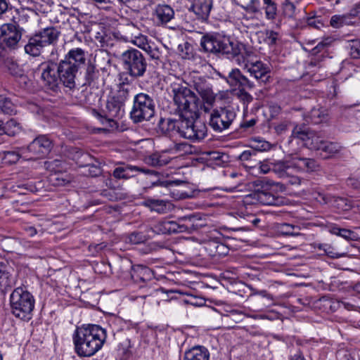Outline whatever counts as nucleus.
I'll return each mask as SVG.
<instances>
[{
    "label": "nucleus",
    "mask_w": 360,
    "mask_h": 360,
    "mask_svg": "<svg viewBox=\"0 0 360 360\" xmlns=\"http://www.w3.org/2000/svg\"><path fill=\"white\" fill-rule=\"evenodd\" d=\"M195 89L202 101L187 86V84L173 83L172 93L179 120H167V131H175L182 138L193 141H200L207 135V126L198 119L200 109L208 111L215 101V95L205 83L195 82Z\"/></svg>",
    "instance_id": "1"
},
{
    "label": "nucleus",
    "mask_w": 360,
    "mask_h": 360,
    "mask_svg": "<svg viewBox=\"0 0 360 360\" xmlns=\"http://www.w3.org/2000/svg\"><path fill=\"white\" fill-rule=\"evenodd\" d=\"M202 49L208 53H221L229 58L236 57L238 64L244 68L257 81L265 82L269 77L270 68L268 64L260 60L255 62L249 59L250 52L246 51L245 46L226 36L220 34L205 35L200 40Z\"/></svg>",
    "instance_id": "2"
},
{
    "label": "nucleus",
    "mask_w": 360,
    "mask_h": 360,
    "mask_svg": "<svg viewBox=\"0 0 360 360\" xmlns=\"http://www.w3.org/2000/svg\"><path fill=\"white\" fill-rule=\"evenodd\" d=\"M106 331L98 325H83L75 330L72 340L79 356H91L99 351L106 339Z\"/></svg>",
    "instance_id": "3"
},
{
    "label": "nucleus",
    "mask_w": 360,
    "mask_h": 360,
    "mask_svg": "<svg viewBox=\"0 0 360 360\" xmlns=\"http://www.w3.org/2000/svg\"><path fill=\"white\" fill-rule=\"evenodd\" d=\"M12 314L23 321H30L34 307V297L22 288H15L10 295Z\"/></svg>",
    "instance_id": "4"
},
{
    "label": "nucleus",
    "mask_w": 360,
    "mask_h": 360,
    "mask_svg": "<svg viewBox=\"0 0 360 360\" xmlns=\"http://www.w3.org/2000/svg\"><path fill=\"white\" fill-rule=\"evenodd\" d=\"M155 104L154 99L145 93H139L134 96L130 117L134 123L148 121L154 116Z\"/></svg>",
    "instance_id": "5"
},
{
    "label": "nucleus",
    "mask_w": 360,
    "mask_h": 360,
    "mask_svg": "<svg viewBox=\"0 0 360 360\" xmlns=\"http://www.w3.org/2000/svg\"><path fill=\"white\" fill-rule=\"evenodd\" d=\"M59 34L60 32L53 27L44 28L29 39L25 51L30 56H37L44 47L55 44Z\"/></svg>",
    "instance_id": "6"
},
{
    "label": "nucleus",
    "mask_w": 360,
    "mask_h": 360,
    "mask_svg": "<svg viewBox=\"0 0 360 360\" xmlns=\"http://www.w3.org/2000/svg\"><path fill=\"white\" fill-rule=\"evenodd\" d=\"M123 68L135 78L143 77L147 68V62L143 54L135 49L124 51L121 55Z\"/></svg>",
    "instance_id": "7"
},
{
    "label": "nucleus",
    "mask_w": 360,
    "mask_h": 360,
    "mask_svg": "<svg viewBox=\"0 0 360 360\" xmlns=\"http://www.w3.org/2000/svg\"><path fill=\"white\" fill-rule=\"evenodd\" d=\"M236 117V112L231 106L215 109L210 115L209 124L214 131L221 132L229 128Z\"/></svg>",
    "instance_id": "8"
},
{
    "label": "nucleus",
    "mask_w": 360,
    "mask_h": 360,
    "mask_svg": "<svg viewBox=\"0 0 360 360\" xmlns=\"http://www.w3.org/2000/svg\"><path fill=\"white\" fill-rule=\"evenodd\" d=\"M52 148V142L46 135L35 138L26 148L21 149V154L30 153L28 159H37L45 157Z\"/></svg>",
    "instance_id": "9"
},
{
    "label": "nucleus",
    "mask_w": 360,
    "mask_h": 360,
    "mask_svg": "<svg viewBox=\"0 0 360 360\" xmlns=\"http://www.w3.org/2000/svg\"><path fill=\"white\" fill-rule=\"evenodd\" d=\"M292 136L303 141L304 145L311 150H320L324 142V139L319 134L300 127L294 129Z\"/></svg>",
    "instance_id": "10"
},
{
    "label": "nucleus",
    "mask_w": 360,
    "mask_h": 360,
    "mask_svg": "<svg viewBox=\"0 0 360 360\" xmlns=\"http://www.w3.org/2000/svg\"><path fill=\"white\" fill-rule=\"evenodd\" d=\"M41 78L44 86L49 90L56 91L61 82L57 71V64L53 62H47L41 65Z\"/></svg>",
    "instance_id": "11"
},
{
    "label": "nucleus",
    "mask_w": 360,
    "mask_h": 360,
    "mask_svg": "<svg viewBox=\"0 0 360 360\" xmlns=\"http://www.w3.org/2000/svg\"><path fill=\"white\" fill-rule=\"evenodd\" d=\"M57 71L60 81L65 86L70 89L75 87L76 75L79 71L75 65L63 59L57 65Z\"/></svg>",
    "instance_id": "12"
},
{
    "label": "nucleus",
    "mask_w": 360,
    "mask_h": 360,
    "mask_svg": "<svg viewBox=\"0 0 360 360\" xmlns=\"http://www.w3.org/2000/svg\"><path fill=\"white\" fill-rule=\"evenodd\" d=\"M21 35L19 27L15 25L4 24L0 27V40L8 47H14L21 39Z\"/></svg>",
    "instance_id": "13"
},
{
    "label": "nucleus",
    "mask_w": 360,
    "mask_h": 360,
    "mask_svg": "<svg viewBox=\"0 0 360 360\" xmlns=\"http://www.w3.org/2000/svg\"><path fill=\"white\" fill-rule=\"evenodd\" d=\"M271 185V184L270 186ZM252 195L257 202L262 205L279 206L283 204V200L271 191L269 185L263 186L261 189L256 190Z\"/></svg>",
    "instance_id": "14"
},
{
    "label": "nucleus",
    "mask_w": 360,
    "mask_h": 360,
    "mask_svg": "<svg viewBox=\"0 0 360 360\" xmlns=\"http://www.w3.org/2000/svg\"><path fill=\"white\" fill-rule=\"evenodd\" d=\"M152 16L156 25H165L174 18V11L169 5L158 4L154 8Z\"/></svg>",
    "instance_id": "15"
},
{
    "label": "nucleus",
    "mask_w": 360,
    "mask_h": 360,
    "mask_svg": "<svg viewBox=\"0 0 360 360\" xmlns=\"http://www.w3.org/2000/svg\"><path fill=\"white\" fill-rule=\"evenodd\" d=\"M136 172H141L146 174H156L157 172L154 170L145 169L143 167H139L137 166H133L131 165H127L123 167H116L112 175L115 179H129L134 177Z\"/></svg>",
    "instance_id": "16"
},
{
    "label": "nucleus",
    "mask_w": 360,
    "mask_h": 360,
    "mask_svg": "<svg viewBox=\"0 0 360 360\" xmlns=\"http://www.w3.org/2000/svg\"><path fill=\"white\" fill-rule=\"evenodd\" d=\"M226 81L231 86L239 89H252L255 87L254 83L242 75L238 68L233 69L229 72Z\"/></svg>",
    "instance_id": "17"
},
{
    "label": "nucleus",
    "mask_w": 360,
    "mask_h": 360,
    "mask_svg": "<svg viewBox=\"0 0 360 360\" xmlns=\"http://www.w3.org/2000/svg\"><path fill=\"white\" fill-rule=\"evenodd\" d=\"M105 115L113 120L122 118L124 114V105L114 96H109L106 101L105 108L103 110Z\"/></svg>",
    "instance_id": "18"
},
{
    "label": "nucleus",
    "mask_w": 360,
    "mask_h": 360,
    "mask_svg": "<svg viewBox=\"0 0 360 360\" xmlns=\"http://www.w3.org/2000/svg\"><path fill=\"white\" fill-rule=\"evenodd\" d=\"M195 219V215L190 214L179 219L177 221H168L169 224L167 226L169 229V234L189 232L193 226V221Z\"/></svg>",
    "instance_id": "19"
},
{
    "label": "nucleus",
    "mask_w": 360,
    "mask_h": 360,
    "mask_svg": "<svg viewBox=\"0 0 360 360\" xmlns=\"http://www.w3.org/2000/svg\"><path fill=\"white\" fill-rule=\"evenodd\" d=\"M13 269L5 262H0V288L6 290L15 283V278L13 274Z\"/></svg>",
    "instance_id": "20"
},
{
    "label": "nucleus",
    "mask_w": 360,
    "mask_h": 360,
    "mask_svg": "<svg viewBox=\"0 0 360 360\" xmlns=\"http://www.w3.org/2000/svg\"><path fill=\"white\" fill-rule=\"evenodd\" d=\"M67 62H70L79 70L84 66L86 63V54L81 48H75L70 50L64 58Z\"/></svg>",
    "instance_id": "21"
},
{
    "label": "nucleus",
    "mask_w": 360,
    "mask_h": 360,
    "mask_svg": "<svg viewBox=\"0 0 360 360\" xmlns=\"http://www.w3.org/2000/svg\"><path fill=\"white\" fill-rule=\"evenodd\" d=\"M212 6V0H193L192 11L202 20H206Z\"/></svg>",
    "instance_id": "22"
},
{
    "label": "nucleus",
    "mask_w": 360,
    "mask_h": 360,
    "mask_svg": "<svg viewBox=\"0 0 360 360\" xmlns=\"http://www.w3.org/2000/svg\"><path fill=\"white\" fill-rule=\"evenodd\" d=\"M171 158L167 155L165 151L161 153H154L145 158V162L153 167H162L167 165Z\"/></svg>",
    "instance_id": "23"
},
{
    "label": "nucleus",
    "mask_w": 360,
    "mask_h": 360,
    "mask_svg": "<svg viewBox=\"0 0 360 360\" xmlns=\"http://www.w3.org/2000/svg\"><path fill=\"white\" fill-rule=\"evenodd\" d=\"M208 350L202 346L194 347L186 352L184 360H209Z\"/></svg>",
    "instance_id": "24"
},
{
    "label": "nucleus",
    "mask_w": 360,
    "mask_h": 360,
    "mask_svg": "<svg viewBox=\"0 0 360 360\" xmlns=\"http://www.w3.org/2000/svg\"><path fill=\"white\" fill-rule=\"evenodd\" d=\"M144 205L152 211L158 213H166L171 209V203L163 200L148 199L145 200Z\"/></svg>",
    "instance_id": "25"
},
{
    "label": "nucleus",
    "mask_w": 360,
    "mask_h": 360,
    "mask_svg": "<svg viewBox=\"0 0 360 360\" xmlns=\"http://www.w3.org/2000/svg\"><path fill=\"white\" fill-rule=\"evenodd\" d=\"M273 163L265 160L259 161L257 165H245V167L249 169V172L254 175L265 174L272 170Z\"/></svg>",
    "instance_id": "26"
},
{
    "label": "nucleus",
    "mask_w": 360,
    "mask_h": 360,
    "mask_svg": "<svg viewBox=\"0 0 360 360\" xmlns=\"http://www.w3.org/2000/svg\"><path fill=\"white\" fill-rule=\"evenodd\" d=\"M292 165L302 170L311 172L318 167V164L314 159L310 158H295Z\"/></svg>",
    "instance_id": "27"
},
{
    "label": "nucleus",
    "mask_w": 360,
    "mask_h": 360,
    "mask_svg": "<svg viewBox=\"0 0 360 360\" xmlns=\"http://www.w3.org/2000/svg\"><path fill=\"white\" fill-rule=\"evenodd\" d=\"M309 119L314 124H320L327 120V111L323 108H313L309 112Z\"/></svg>",
    "instance_id": "28"
},
{
    "label": "nucleus",
    "mask_w": 360,
    "mask_h": 360,
    "mask_svg": "<svg viewBox=\"0 0 360 360\" xmlns=\"http://www.w3.org/2000/svg\"><path fill=\"white\" fill-rule=\"evenodd\" d=\"M352 24H353V21L349 20V15L346 14L334 15L330 20V25L333 28H340L345 25H349Z\"/></svg>",
    "instance_id": "29"
},
{
    "label": "nucleus",
    "mask_w": 360,
    "mask_h": 360,
    "mask_svg": "<svg viewBox=\"0 0 360 360\" xmlns=\"http://www.w3.org/2000/svg\"><path fill=\"white\" fill-rule=\"evenodd\" d=\"M265 17L268 20H274L277 15L276 4L273 0H263Z\"/></svg>",
    "instance_id": "30"
},
{
    "label": "nucleus",
    "mask_w": 360,
    "mask_h": 360,
    "mask_svg": "<svg viewBox=\"0 0 360 360\" xmlns=\"http://www.w3.org/2000/svg\"><path fill=\"white\" fill-rule=\"evenodd\" d=\"M290 168V167L283 162H277L272 165V171L280 178L288 177Z\"/></svg>",
    "instance_id": "31"
},
{
    "label": "nucleus",
    "mask_w": 360,
    "mask_h": 360,
    "mask_svg": "<svg viewBox=\"0 0 360 360\" xmlns=\"http://www.w3.org/2000/svg\"><path fill=\"white\" fill-rule=\"evenodd\" d=\"M133 94V88L129 86H122L119 91L113 95L116 99L122 101V103L124 105L125 102Z\"/></svg>",
    "instance_id": "32"
},
{
    "label": "nucleus",
    "mask_w": 360,
    "mask_h": 360,
    "mask_svg": "<svg viewBox=\"0 0 360 360\" xmlns=\"http://www.w3.org/2000/svg\"><path fill=\"white\" fill-rule=\"evenodd\" d=\"M169 152L172 154H179V155H182L187 153H192V146L191 145L183 142L176 143L172 148L169 150Z\"/></svg>",
    "instance_id": "33"
},
{
    "label": "nucleus",
    "mask_w": 360,
    "mask_h": 360,
    "mask_svg": "<svg viewBox=\"0 0 360 360\" xmlns=\"http://www.w3.org/2000/svg\"><path fill=\"white\" fill-rule=\"evenodd\" d=\"M271 145L269 142L259 138H255L251 141V148L256 151H267L270 150Z\"/></svg>",
    "instance_id": "34"
},
{
    "label": "nucleus",
    "mask_w": 360,
    "mask_h": 360,
    "mask_svg": "<svg viewBox=\"0 0 360 360\" xmlns=\"http://www.w3.org/2000/svg\"><path fill=\"white\" fill-rule=\"evenodd\" d=\"M269 46H274L278 39V34L273 30H266L259 33Z\"/></svg>",
    "instance_id": "35"
},
{
    "label": "nucleus",
    "mask_w": 360,
    "mask_h": 360,
    "mask_svg": "<svg viewBox=\"0 0 360 360\" xmlns=\"http://www.w3.org/2000/svg\"><path fill=\"white\" fill-rule=\"evenodd\" d=\"M342 146L336 142H330L324 140L323 144L320 150L326 152L330 155H334L339 153Z\"/></svg>",
    "instance_id": "36"
},
{
    "label": "nucleus",
    "mask_w": 360,
    "mask_h": 360,
    "mask_svg": "<svg viewBox=\"0 0 360 360\" xmlns=\"http://www.w3.org/2000/svg\"><path fill=\"white\" fill-rule=\"evenodd\" d=\"M280 230L284 235L296 236L300 235V227L299 226L284 223L281 224Z\"/></svg>",
    "instance_id": "37"
},
{
    "label": "nucleus",
    "mask_w": 360,
    "mask_h": 360,
    "mask_svg": "<svg viewBox=\"0 0 360 360\" xmlns=\"http://www.w3.org/2000/svg\"><path fill=\"white\" fill-rule=\"evenodd\" d=\"M131 41L135 46L143 50L149 49V43L148 41L147 37L143 34H139L138 35L133 37Z\"/></svg>",
    "instance_id": "38"
},
{
    "label": "nucleus",
    "mask_w": 360,
    "mask_h": 360,
    "mask_svg": "<svg viewBox=\"0 0 360 360\" xmlns=\"http://www.w3.org/2000/svg\"><path fill=\"white\" fill-rule=\"evenodd\" d=\"M283 11L285 16L291 18L295 15L296 7L289 0H285L283 6Z\"/></svg>",
    "instance_id": "39"
},
{
    "label": "nucleus",
    "mask_w": 360,
    "mask_h": 360,
    "mask_svg": "<svg viewBox=\"0 0 360 360\" xmlns=\"http://www.w3.org/2000/svg\"><path fill=\"white\" fill-rule=\"evenodd\" d=\"M128 239L131 244H140L144 243L147 240V237L143 233L133 232L129 236Z\"/></svg>",
    "instance_id": "40"
},
{
    "label": "nucleus",
    "mask_w": 360,
    "mask_h": 360,
    "mask_svg": "<svg viewBox=\"0 0 360 360\" xmlns=\"http://www.w3.org/2000/svg\"><path fill=\"white\" fill-rule=\"evenodd\" d=\"M349 48L351 56L354 58H360V39L352 40Z\"/></svg>",
    "instance_id": "41"
},
{
    "label": "nucleus",
    "mask_w": 360,
    "mask_h": 360,
    "mask_svg": "<svg viewBox=\"0 0 360 360\" xmlns=\"http://www.w3.org/2000/svg\"><path fill=\"white\" fill-rule=\"evenodd\" d=\"M77 164L81 167H88L89 173L88 174L91 176H97L101 173V168L98 166L91 165L90 163L84 164L82 161L78 160Z\"/></svg>",
    "instance_id": "42"
},
{
    "label": "nucleus",
    "mask_w": 360,
    "mask_h": 360,
    "mask_svg": "<svg viewBox=\"0 0 360 360\" xmlns=\"http://www.w3.org/2000/svg\"><path fill=\"white\" fill-rule=\"evenodd\" d=\"M319 248L323 250L326 255L331 258H340L345 255V254L335 252L333 248L327 244L321 245Z\"/></svg>",
    "instance_id": "43"
},
{
    "label": "nucleus",
    "mask_w": 360,
    "mask_h": 360,
    "mask_svg": "<svg viewBox=\"0 0 360 360\" xmlns=\"http://www.w3.org/2000/svg\"><path fill=\"white\" fill-rule=\"evenodd\" d=\"M91 114L93 116L98 118L103 124H104L105 122H108L110 127H113V125L115 124L114 120L108 118V117L105 115V113H104V115H102L96 110L93 109L91 110Z\"/></svg>",
    "instance_id": "44"
},
{
    "label": "nucleus",
    "mask_w": 360,
    "mask_h": 360,
    "mask_svg": "<svg viewBox=\"0 0 360 360\" xmlns=\"http://www.w3.org/2000/svg\"><path fill=\"white\" fill-rule=\"evenodd\" d=\"M218 246H219L218 241L210 240L205 243V248L208 252V253L210 256L216 257V251H217Z\"/></svg>",
    "instance_id": "45"
},
{
    "label": "nucleus",
    "mask_w": 360,
    "mask_h": 360,
    "mask_svg": "<svg viewBox=\"0 0 360 360\" xmlns=\"http://www.w3.org/2000/svg\"><path fill=\"white\" fill-rule=\"evenodd\" d=\"M8 70L10 73L14 76H20V78L25 82L26 77H24L21 73V70L19 68L18 65L13 62H11L8 65Z\"/></svg>",
    "instance_id": "46"
},
{
    "label": "nucleus",
    "mask_w": 360,
    "mask_h": 360,
    "mask_svg": "<svg viewBox=\"0 0 360 360\" xmlns=\"http://www.w3.org/2000/svg\"><path fill=\"white\" fill-rule=\"evenodd\" d=\"M61 162L58 160H54L53 161H49L45 162V165L46 169L51 170V172H55V175H56V173L59 172L60 171V169L59 168Z\"/></svg>",
    "instance_id": "47"
},
{
    "label": "nucleus",
    "mask_w": 360,
    "mask_h": 360,
    "mask_svg": "<svg viewBox=\"0 0 360 360\" xmlns=\"http://www.w3.org/2000/svg\"><path fill=\"white\" fill-rule=\"evenodd\" d=\"M12 103L7 98H4L3 103L0 104L1 111L6 114H11L13 112Z\"/></svg>",
    "instance_id": "48"
},
{
    "label": "nucleus",
    "mask_w": 360,
    "mask_h": 360,
    "mask_svg": "<svg viewBox=\"0 0 360 360\" xmlns=\"http://www.w3.org/2000/svg\"><path fill=\"white\" fill-rule=\"evenodd\" d=\"M256 155V152L252 150H247L243 151L240 155H239V160L240 161H251L252 158Z\"/></svg>",
    "instance_id": "49"
},
{
    "label": "nucleus",
    "mask_w": 360,
    "mask_h": 360,
    "mask_svg": "<svg viewBox=\"0 0 360 360\" xmlns=\"http://www.w3.org/2000/svg\"><path fill=\"white\" fill-rule=\"evenodd\" d=\"M143 51L147 52L153 59L158 60L160 58V52L157 47H153L149 44V49H144Z\"/></svg>",
    "instance_id": "50"
},
{
    "label": "nucleus",
    "mask_w": 360,
    "mask_h": 360,
    "mask_svg": "<svg viewBox=\"0 0 360 360\" xmlns=\"http://www.w3.org/2000/svg\"><path fill=\"white\" fill-rule=\"evenodd\" d=\"M245 10L251 13H257L259 11V0H250L248 5L245 7Z\"/></svg>",
    "instance_id": "51"
},
{
    "label": "nucleus",
    "mask_w": 360,
    "mask_h": 360,
    "mask_svg": "<svg viewBox=\"0 0 360 360\" xmlns=\"http://www.w3.org/2000/svg\"><path fill=\"white\" fill-rule=\"evenodd\" d=\"M169 224L168 221L160 222L155 226L156 231L162 234H169V229L167 225Z\"/></svg>",
    "instance_id": "52"
},
{
    "label": "nucleus",
    "mask_w": 360,
    "mask_h": 360,
    "mask_svg": "<svg viewBox=\"0 0 360 360\" xmlns=\"http://www.w3.org/2000/svg\"><path fill=\"white\" fill-rule=\"evenodd\" d=\"M346 15H349V20H351L353 18L360 16V3L356 4L349 11V13H346Z\"/></svg>",
    "instance_id": "53"
},
{
    "label": "nucleus",
    "mask_w": 360,
    "mask_h": 360,
    "mask_svg": "<svg viewBox=\"0 0 360 360\" xmlns=\"http://www.w3.org/2000/svg\"><path fill=\"white\" fill-rule=\"evenodd\" d=\"M240 98L244 103H250L253 99L252 96L243 89H240Z\"/></svg>",
    "instance_id": "54"
},
{
    "label": "nucleus",
    "mask_w": 360,
    "mask_h": 360,
    "mask_svg": "<svg viewBox=\"0 0 360 360\" xmlns=\"http://www.w3.org/2000/svg\"><path fill=\"white\" fill-rule=\"evenodd\" d=\"M13 123H14V122L13 120H11V121L8 122L6 124V125L4 126V122L2 121H0V135L6 134L11 135V134L6 131V129H7V127L13 125Z\"/></svg>",
    "instance_id": "55"
},
{
    "label": "nucleus",
    "mask_w": 360,
    "mask_h": 360,
    "mask_svg": "<svg viewBox=\"0 0 360 360\" xmlns=\"http://www.w3.org/2000/svg\"><path fill=\"white\" fill-rule=\"evenodd\" d=\"M229 250L228 248L223 243H219V246L217 247V251H216V257L225 255L227 254Z\"/></svg>",
    "instance_id": "56"
},
{
    "label": "nucleus",
    "mask_w": 360,
    "mask_h": 360,
    "mask_svg": "<svg viewBox=\"0 0 360 360\" xmlns=\"http://www.w3.org/2000/svg\"><path fill=\"white\" fill-rule=\"evenodd\" d=\"M23 230L30 237H33L37 233V229L32 226L25 225Z\"/></svg>",
    "instance_id": "57"
},
{
    "label": "nucleus",
    "mask_w": 360,
    "mask_h": 360,
    "mask_svg": "<svg viewBox=\"0 0 360 360\" xmlns=\"http://www.w3.org/2000/svg\"><path fill=\"white\" fill-rule=\"evenodd\" d=\"M354 233L351 231L350 230L345 229H341L340 233L339 234L340 236L347 239H352V236Z\"/></svg>",
    "instance_id": "58"
},
{
    "label": "nucleus",
    "mask_w": 360,
    "mask_h": 360,
    "mask_svg": "<svg viewBox=\"0 0 360 360\" xmlns=\"http://www.w3.org/2000/svg\"><path fill=\"white\" fill-rule=\"evenodd\" d=\"M7 156L11 158L10 161L15 162L19 160L20 155L15 151H8L7 152Z\"/></svg>",
    "instance_id": "59"
},
{
    "label": "nucleus",
    "mask_w": 360,
    "mask_h": 360,
    "mask_svg": "<svg viewBox=\"0 0 360 360\" xmlns=\"http://www.w3.org/2000/svg\"><path fill=\"white\" fill-rule=\"evenodd\" d=\"M255 123H256V120L255 119H251L248 121L243 122L240 124V127L243 128H245V129H248V128L253 127L255 124Z\"/></svg>",
    "instance_id": "60"
},
{
    "label": "nucleus",
    "mask_w": 360,
    "mask_h": 360,
    "mask_svg": "<svg viewBox=\"0 0 360 360\" xmlns=\"http://www.w3.org/2000/svg\"><path fill=\"white\" fill-rule=\"evenodd\" d=\"M328 43L325 41H320L314 49L313 51L314 53L320 52L323 50L326 46Z\"/></svg>",
    "instance_id": "61"
},
{
    "label": "nucleus",
    "mask_w": 360,
    "mask_h": 360,
    "mask_svg": "<svg viewBox=\"0 0 360 360\" xmlns=\"http://www.w3.org/2000/svg\"><path fill=\"white\" fill-rule=\"evenodd\" d=\"M8 9L6 0H0V15L4 13Z\"/></svg>",
    "instance_id": "62"
},
{
    "label": "nucleus",
    "mask_w": 360,
    "mask_h": 360,
    "mask_svg": "<svg viewBox=\"0 0 360 360\" xmlns=\"http://www.w3.org/2000/svg\"><path fill=\"white\" fill-rule=\"evenodd\" d=\"M290 360H305L303 354L300 352L295 354Z\"/></svg>",
    "instance_id": "63"
},
{
    "label": "nucleus",
    "mask_w": 360,
    "mask_h": 360,
    "mask_svg": "<svg viewBox=\"0 0 360 360\" xmlns=\"http://www.w3.org/2000/svg\"><path fill=\"white\" fill-rule=\"evenodd\" d=\"M181 183H183V181H167L165 185L168 186H178V185H179Z\"/></svg>",
    "instance_id": "64"
}]
</instances>
